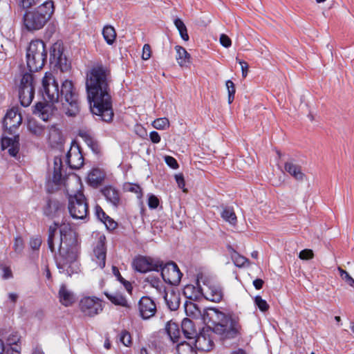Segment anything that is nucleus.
Segmentation results:
<instances>
[{"label":"nucleus","mask_w":354,"mask_h":354,"mask_svg":"<svg viewBox=\"0 0 354 354\" xmlns=\"http://www.w3.org/2000/svg\"><path fill=\"white\" fill-rule=\"evenodd\" d=\"M111 81L109 71L102 66L93 67L86 75V88L91 110L105 122L111 121L113 116Z\"/></svg>","instance_id":"nucleus-1"},{"label":"nucleus","mask_w":354,"mask_h":354,"mask_svg":"<svg viewBox=\"0 0 354 354\" xmlns=\"http://www.w3.org/2000/svg\"><path fill=\"white\" fill-rule=\"evenodd\" d=\"M59 233L60 243L56 260L57 266L59 272L71 276L80 271L77 235L71 225L65 222L59 225Z\"/></svg>","instance_id":"nucleus-2"},{"label":"nucleus","mask_w":354,"mask_h":354,"mask_svg":"<svg viewBox=\"0 0 354 354\" xmlns=\"http://www.w3.org/2000/svg\"><path fill=\"white\" fill-rule=\"evenodd\" d=\"M54 11L53 1H46L32 11L24 15V25L28 31L41 29L50 18Z\"/></svg>","instance_id":"nucleus-3"},{"label":"nucleus","mask_w":354,"mask_h":354,"mask_svg":"<svg viewBox=\"0 0 354 354\" xmlns=\"http://www.w3.org/2000/svg\"><path fill=\"white\" fill-rule=\"evenodd\" d=\"M63 111L68 116H75L80 111L78 93L71 81L65 80L59 91V98Z\"/></svg>","instance_id":"nucleus-4"},{"label":"nucleus","mask_w":354,"mask_h":354,"mask_svg":"<svg viewBox=\"0 0 354 354\" xmlns=\"http://www.w3.org/2000/svg\"><path fill=\"white\" fill-rule=\"evenodd\" d=\"M47 57L45 44L40 39L30 41L26 53L27 66L30 71H37L43 68Z\"/></svg>","instance_id":"nucleus-5"},{"label":"nucleus","mask_w":354,"mask_h":354,"mask_svg":"<svg viewBox=\"0 0 354 354\" xmlns=\"http://www.w3.org/2000/svg\"><path fill=\"white\" fill-rule=\"evenodd\" d=\"M241 326L237 319L228 316L223 322L213 328V333L218 335L221 339H235L241 335Z\"/></svg>","instance_id":"nucleus-6"},{"label":"nucleus","mask_w":354,"mask_h":354,"mask_svg":"<svg viewBox=\"0 0 354 354\" xmlns=\"http://www.w3.org/2000/svg\"><path fill=\"white\" fill-rule=\"evenodd\" d=\"M68 212L75 219H84L88 214V205L84 195L77 192L68 196Z\"/></svg>","instance_id":"nucleus-7"},{"label":"nucleus","mask_w":354,"mask_h":354,"mask_svg":"<svg viewBox=\"0 0 354 354\" xmlns=\"http://www.w3.org/2000/svg\"><path fill=\"white\" fill-rule=\"evenodd\" d=\"M35 95V80L31 73H26L21 79L19 97L23 106H28Z\"/></svg>","instance_id":"nucleus-8"},{"label":"nucleus","mask_w":354,"mask_h":354,"mask_svg":"<svg viewBox=\"0 0 354 354\" xmlns=\"http://www.w3.org/2000/svg\"><path fill=\"white\" fill-rule=\"evenodd\" d=\"M42 96L45 101L49 102H59V90L57 82L53 75L46 72L42 78Z\"/></svg>","instance_id":"nucleus-9"},{"label":"nucleus","mask_w":354,"mask_h":354,"mask_svg":"<svg viewBox=\"0 0 354 354\" xmlns=\"http://www.w3.org/2000/svg\"><path fill=\"white\" fill-rule=\"evenodd\" d=\"M197 285L199 292L206 299L213 302L221 301L223 293L222 288L218 284L208 281L204 282L203 286H201L199 281H198Z\"/></svg>","instance_id":"nucleus-10"},{"label":"nucleus","mask_w":354,"mask_h":354,"mask_svg":"<svg viewBox=\"0 0 354 354\" xmlns=\"http://www.w3.org/2000/svg\"><path fill=\"white\" fill-rule=\"evenodd\" d=\"M159 270L161 271V276L166 283L174 286L179 284L183 274L174 262H169L165 266L162 264Z\"/></svg>","instance_id":"nucleus-11"},{"label":"nucleus","mask_w":354,"mask_h":354,"mask_svg":"<svg viewBox=\"0 0 354 354\" xmlns=\"http://www.w3.org/2000/svg\"><path fill=\"white\" fill-rule=\"evenodd\" d=\"M82 313L88 317H93L102 311V301L95 297H85L80 301Z\"/></svg>","instance_id":"nucleus-12"},{"label":"nucleus","mask_w":354,"mask_h":354,"mask_svg":"<svg viewBox=\"0 0 354 354\" xmlns=\"http://www.w3.org/2000/svg\"><path fill=\"white\" fill-rule=\"evenodd\" d=\"M132 266L140 272H147L151 270L159 271L162 262L145 257H138L133 259Z\"/></svg>","instance_id":"nucleus-13"},{"label":"nucleus","mask_w":354,"mask_h":354,"mask_svg":"<svg viewBox=\"0 0 354 354\" xmlns=\"http://www.w3.org/2000/svg\"><path fill=\"white\" fill-rule=\"evenodd\" d=\"M227 317L228 315L213 308L204 310L203 313V320L204 323L209 324V328L212 327V328H214L215 326L221 324ZM211 330L213 331V329Z\"/></svg>","instance_id":"nucleus-14"},{"label":"nucleus","mask_w":354,"mask_h":354,"mask_svg":"<svg viewBox=\"0 0 354 354\" xmlns=\"http://www.w3.org/2000/svg\"><path fill=\"white\" fill-rule=\"evenodd\" d=\"M22 118L20 113L15 109H12L6 113L3 124L4 128L8 131V133H15V129L21 124Z\"/></svg>","instance_id":"nucleus-15"},{"label":"nucleus","mask_w":354,"mask_h":354,"mask_svg":"<svg viewBox=\"0 0 354 354\" xmlns=\"http://www.w3.org/2000/svg\"><path fill=\"white\" fill-rule=\"evenodd\" d=\"M106 237L104 235L100 236L98 241L93 249L92 260L100 268H103L106 263V249L105 246Z\"/></svg>","instance_id":"nucleus-16"},{"label":"nucleus","mask_w":354,"mask_h":354,"mask_svg":"<svg viewBox=\"0 0 354 354\" xmlns=\"http://www.w3.org/2000/svg\"><path fill=\"white\" fill-rule=\"evenodd\" d=\"M214 333L209 329L203 330L199 335H196L195 341L196 348L203 351H209L214 347L212 334Z\"/></svg>","instance_id":"nucleus-17"},{"label":"nucleus","mask_w":354,"mask_h":354,"mask_svg":"<svg viewBox=\"0 0 354 354\" xmlns=\"http://www.w3.org/2000/svg\"><path fill=\"white\" fill-rule=\"evenodd\" d=\"M55 102H38L35 106L33 113L43 120L48 121L57 111V108L54 105Z\"/></svg>","instance_id":"nucleus-18"},{"label":"nucleus","mask_w":354,"mask_h":354,"mask_svg":"<svg viewBox=\"0 0 354 354\" xmlns=\"http://www.w3.org/2000/svg\"><path fill=\"white\" fill-rule=\"evenodd\" d=\"M66 162L71 169H80L84 164V158L77 145H72L66 154Z\"/></svg>","instance_id":"nucleus-19"},{"label":"nucleus","mask_w":354,"mask_h":354,"mask_svg":"<svg viewBox=\"0 0 354 354\" xmlns=\"http://www.w3.org/2000/svg\"><path fill=\"white\" fill-rule=\"evenodd\" d=\"M139 310L144 319L153 317L156 312V306L154 301L149 297H143L139 301Z\"/></svg>","instance_id":"nucleus-20"},{"label":"nucleus","mask_w":354,"mask_h":354,"mask_svg":"<svg viewBox=\"0 0 354 354\" xmlns=\"http://www.w3.org/2000/svg\"><path fill=\"white\" fill-rule=\"evenodd\" d=\"M58 298L59 302L66 307L72 306L76 301L74 292L64 284L59 288Z\"/></svg>","instance_id":"nucleus-21"},{"label":"nucleus","mask_w":354,"mask_h":354,"mask_svg":"<svg viewBox=\"0 0 354 354\" xmlns=\"http://www.w3.org/2000/svg\"><path fill=\"white\" fill-rule=\"evenodd\" d=\"M64 209L62 204L57 199L50 198L44 207V214L48 217L53 218Z\"/></svg>","instance_id":"nucleus-22"},{"label":"nucleus","mask_w":354,"mask_h":354,"mask_svg":"<svg viewBox=\"0 0 354 354\" xmlns=\"http://www.w3.org/2000/svg\"><path fill=\"white\" fill-rule=\"evenodd\" d=\"M62 160L59 158L55 157L54 159V168L53 176L48 182L47 189L48 192H51L50 186L51 183L55 185H59L62 183Z\"/></svg>","instance_id":"nucleus-23"},{"label":"nucleus","mask_w":354,"mask_h":354,"mask_svg":"<svg viewBox=\"0 0 354 354\" xmlns=\"http://www.w3.org/2000/svg\"><path fill=\"white\" fill-rule=\"evenodd\" d=\"M102 192L106 199L114 207H118L120 203V197L118 191L111 186L104 187Z\"/></svg>","instance_id":"nucleus-24"},{"label":"nucleus","mask_w":354,"mask_h":354,"mask_svg":"<svg viewBox=\"0 0 354 354\" xmlns=\"http://www.w3.org/2000/svg\"><path fill=\"white\" fill-rule=\"evenodd\" d=\"M163 297L170 310H176L178 309L180 305V296L178 293L174 291L165 292L164 290Z\"/></svg>","instance_id":"nucleus-25"},{"label":"nucleus","mask_w":354,"mask_h":354,"mask_svg":"<svg viewBox=\"0 0 354 354\" xmlns=\"http://www.w3.org/2000/svg\"><path fill=\"white\" fill-rule=\"evenodd\" d=\"M175 49L176 51V59L178 64L181 67L188 66L191 62L190 55L187 52L185 48L182 46H176Z\"/></svg>","instance_id":"nucleus-26"},{"label":"nucleus","mask_w":354,"mask_h":354,"mask_svg":"<svg viewBox=\"0 0 354 354\" xmlns=\"http://www.w3.org/2000/svg\"><path fill=\"white\" fill-rule=\"evenodd\" d=\"M181 328L186 338L192 339L196 336V330L191 319L188 318L183 319L181 324Z\"/></svg>","instance_id":"nucleus-27"},{"label":"nucleus","mask_w":354,"mask_h":354,"mask_svg":"<svg viewBox=\"0 0 354 354\" xmlns=\"http://www.w3.org/2000/svg\"><path fill=\"white\" fill-rule=\"evenodd\" d=\"M104 178V174L100 169H92L88 175V183L91 186L95 187L102 183Z\"/></svg>","instance_id":"nucleus-28"},{"label":"nucleus","mask_w":354,"mask_h":354,"mask_svg":"<svg viewBox=\"0 0 354 354\" xmlns=\"http://www.w3.org/2000/svg\"><path fill=\"white\" fill-rule=\"evenodd\" d=\"M285 170L293 176L296 180H302L305 176L302 173L301 167L293 163L292 162H287L285 164Z\"/></svg>","instance_id":"nucleus-29"},{"label":"nucleus","mask_w":354,"mask_h":354,"mask_svg":"<svg viewBox=\"0 0 354 354\" xmlns=\"http://www.w3.org/2000/svg\"><path fill=\"white\" fill-rule=\"evenodd\" d=\"M63 48L59 42L55 43L50 50V59L57 64L62 61Z\"/></svg>","instance_id":"nucleus-30"},{"label":"nucleus","mask_w":354,"mask_h":354,"mask_svg":"<svg viewBox=\"0 0 354 354\" xmlns=\"http://www.w3.org/2000/svg\"><path fill=\"white\" fill-rule=\"evenodd\" d=\"M184 307L187 316L194 319L199 318L201 317L203 318V313L195 303L187 301L185 303Z\"/></svg>","instance_id":"nucleus-31"},{"label":"nucleus","mask_w":354,"mask_h":354,"mask_svg":"<svg viewBox=\"0 0 354 354\" xmlns=\"http://www.w3.org/2000/svg\"><path fill=\"white\" fill-rule=\"evenodd\" d=\"M165 329L167 335L173 342L178 341L180 337V330L176 323L169 322L167 324Z\"/></svg>","instance_id":"nucleus-32"},{"label":"nucleus","mask_w":354,"mask_h":354,"mask_svg":"<svg viewBox=\"0 0 354 354\" xmlns=\"http://www.w3.org/2000/svg\"><path fill=\"white\" fill-rule=\"evenodd\" d=\"M102 35L106 44L112 45L115 41L117 35L115 28L112 26L106 25L102 30Z\"/></svg>","instance_id":"nucleus-33"},{"label":"nucleus","mask_w":354,"mask_h":354,"mask_svg":"<svg viewBox=\"0 0 354 354\" xmlns=\"http://www.w3.org/2000/svg\"><path fill=\"white\" fill-rule=\"evenodd\" d=\"M106 297L115 305L129 307L126 298L120 293L108 294L106 293Z\"/></svg>","instance_id":"nucleus-34"},{"label":"nucleus","mask_w":354,"mask_h":354,"mask_svg":"<svg viewBox=\"0 0 354 354\" xmlns=\"http://www.w3.org/2000/svg\"><path fill=\"white\" fill-rule=\"evenodd\" d=\"M222 218L231 225H236L237 218L232 208L225 207L221 213Z\"/></svg>","instance_id":"nucleus-35"},{"label":"nucleus","mask_w":354,"mask_h":354,"mask_svg":"<svg viewBox=\"0 0 354 354\" xmlns=\"http://www.w3.org/2000/svg\"><path fill=\"white\" fill-rule=\"evenodd\" d=\"M177 354H197L196 348L189 343L183 342L176 346Z\"/></svg>","instance_id":"nucleus-36"},{"label":"nucleus","mask_w":354,"mask_h":354,"mask_svg":"<svg viewBox=\"0 0 354 354\" xmlns=\"http://www.w3.org/2000/svg\"><path fill=\"white\" fill-rule=\"evenodd\" d=\"M27 127L28 130L36 136H41L44 133V127L34 119H28Z\"/></svg>","instance_id":"nucleus-37"},{"label":"nucleus","mask_w":354,"mask_h":354,"mask_svg":"<svg viewBox=\"0 0 354 354\" xmlns=\"http://www.w3.org/2000/svg\"><path fill=\"white\" fill-rule=\"evenodd\" d=\"M174 24L176 28L178 29L181 38L184 41H188L189 40V35L187 34V28L183 23V21L180 19H176L174 20Z\"/></svg>","instance_id":"nucleus-38"},{"label":"nucleus","mask_w":354,"mask_h":354,"mask_svg":"<svg viewBox=\"0 0 354 354\" xmlns=\"http://www.w3.org/2000/svg\"><path fill=\"white\" fill-rule=\"evenodd\" d=\"M57 227V223H54L53 225H50L48 229V245L51 252H54L55 250L54 238Z\"/></svg>","instance_id":"nucleus-39"},{"label":"nucleus","mask_w":354,"mask_h":354,"mask_svg":"<svg viewBox=\"0 0 354 354\" xmlns=\"http://www.w3.org/2000/svg\"><path fill=\"white\" fill-rule=\"evenodd\" d=\"M152 126L158 130L167 129L169 127V121L167 118H157L152 122Z\"/></svg>","instance_id":"nucleus-40"},{"label":"nucleus","mask_w":354,"mask_h":354,"mask_svg":"<svg viewBox=\"0 0 354 354\" xmlns=\"http://www.w3.org/2000/svg\"><path fill=\"white\" fill-rule=\"evenodd\" d=\"M338 271L342 279L354 288V279L353 277L346 270H343L340 267L338 268Z\"/></svg>","instance_id":"nucleus-41"},{"label":"nucleus","mask_w":354,"mask_h":354,"mask_svg":"<svg viewBox=\"0 0 354 354\" xmlns=\"http://www.w3.org/2000/svg\"><path fill=\"white\" fill-rule=\"evenodd\" d=\"M112 271L113 275L117 278V279L124 284V287L128 291L131 290V284L129 281H126L120 274L119 270L117 267L113 266Z\"/></svg>","instance_id":"nucleus-42"},{"label":"nucleus","mask_w":354,"mask_h":354,"mask_svg":"<svg viewBox=\"0 0 354 354\" xmlns=\"http://www.w3.org/2000/svg\"><path fill=\"white\" fill-rule=\"evenodd\" d=\"M225 85L228 92V103L231 104L234 99V94L236 91L234 84L231 80H227Z\"/></svg>","instance_id":"nucleus-43"},{"label":"nucleus","mask_w":354,"mask_h":354,"mask_svg":"<svg viewBox=\"0 0 354 354\" xmlns=\"http://www.w3.org/2000/svg\"><path fill=\"white\" fill-rule=\"evenodd\" d=\"M124 189L127 191L134 192L138 195V198H140L142 196L141 193V188L137 184H133V183H126L124 185Z\"/></svg>","instance_id":"nucleus-44"},{"label":"nucleus","mask_w":354,"mask_h":354,"mask_svg":"<svg viewBox=\"0 0 354 354\" xmlns=\"http://www.w3.org/2000/svg\"><path fill=\"white\" fill-rule=\"evenodd\" d=\"M256 305L258 308L263 312H265L268 310L269 306L267 304L266 301L263 299L261 297L257 296L254 299Z\"/></svg>","instance_id":"nucleus-45"},{"label":"nucleus","mask_w":354,"mask_h":354,"mask_svg":"<svg viewBox=\"0 0 354 354\" xmlns=\"http://www.w3.org/2000/svg\"><path fill=\"white\" fill-rule=\"evenodd\" d=\"M120 342L126 346H129L131 343L130 334L127 331H122L120 334Z\"/></svg>","instance_id":"nucleus-46"},{"label":"nucleus","mask_w":354,"mask_h":354,"mask_svg":"<svg viewBox=\"0 0 354 354\" xmlns=\"http://www.w3.org/2000/svg\"><path fill=\"white\" fill-rule=\"evenodd\" d=\"M233 259L235 265L239 267H242L244 266L246 263H249L248 259L239 254L234 256Z\"/></svg>","instance_id":"nucleus-47"},{"label":"nucleus","mask_w":354,"mask_h":354,"mask_svg":"<svg viewBox=\"0 0 354 354\" xmlns=\"http://www.w3.org/2000/svg\"><path fill=\"white\" fill-rule=\"evenodd\" d=\"M13 343L14 344L10 345V348L5 349L6 354H20L21 347L16 344V340Z\"/></svg>","instance_id":"nucleus-48"},{"label":"nucleus","mask_w":354,"mask_h":354,"mask_svg":"<svg viewBox=\"0 0 354 354\" xmlns=\"http://www.w3.org/2000/svg\"><path fill=\"white\" fill-rule=\"evenodd\" d=\"M13 343L14 344L10 345V348L5 349L6 354H20L21 347L16 344V340Z\"/></svg>","instance_id":"nucleus-49"},{"label":"nucleus","mask_w":354,"mask_h":354,"mask_svg":"<svg viewBox=\"0 0 354 354\" xmlns=\"http://www.w3.org/2000/svg\"><path fill=\"white\" fill-rule=\"evenodd\" d=\"M299 257L303 260H308L313 257V252L309 249H305L299 252Z\"/></svg>","instance_id":"nucleus-50"},{"label":"nucleus","mask_w":354,"mask_h":354,"mask_svg":"<svg viewBox=\"0 0 354 354\" xmlns=\"http://www.w3.org/2000/svg\"><path fill=\"white\" fill-rule=\"evenodd\" d=\"M148 281L150 282L152 287L155 288L158 291L161 292L163 286L160 281L158 279L149 277Z\"/></svg>","instance_id":"nucleus-51"},{"label":"nucleus","mask_w":354,"mask_h":354,"mask_svg":"<svg viewBox=\"0 0 354 354\" xmlns=\"http://www.w3.org/2000/svg\"><path fill=\"white\" fill-rule=\"evenodd\" d=\"M219 40L221 44L225 48H229L232 44L230 38L225 34H221Z\"/></svg>","instance_id":"nucleus-52"},{"label":"nucleus","mask_w":354,"mask_h":354,"mask_svg":"<svg viewBox=\"0 0 354 354\" xmlns=\"http://www.w3.org/2000/svg\"><path fill=\"white\" fill-rule=\"evenodd\" d=\"M13 248L17 252H21L22 251L24 248V243L21 237L15 238Z\"/></svg>","instance_id":"nucleus-53"},{"label":"nucleus","mask_w":354,"mask_h":354,"mask_svg":"<svg viewBox=\"0 0 354 354\" xmlns=\"http://www.w3.org/2000/svg\"><path fill=\"white\" fill-rule=\"evenodd\" d=\"M165 160L167 165L171 168L177 169L178 167V164L174 158L169 156H166L165 157Z\"/></svg>","instance_id":"nucleus-54"},{"label":"nucleus","mask_w":354,"mask_h":354,"mask_svg":"<svg viewBox=\"0 0 354 354\" xmlns=\"http://www.w3.org/2000/svg\"><path fill=\"white\" fill-rule=\"evenodd\" d=\"M95 214L99 220H100L102 223L105 221L106 217L108 216L103 211V209L99 205L95 207Z\"/></svg>","instance_id":"nucleus-55"},{"label":"nucleus","mask_w":354,"mask_h":354,"mask_svg":"<svg viewBox=\"0 0 354 354\" xmlns=\"http://www.w3.org/2000/svg\"><path fill=\"white\" fill-rule=\"evenodd\" d=\"M151 47L149 44H145L142 48V58L147 60L151 57Z\"/></svg>","instance_id":"nucleus-56"},{"label":"nucleus","mask_w":354,"mask_h":354,"mask_svg":"<svg viewBox=\"0 0 354 354\" xmlns=\"http://www.w3.org/2000/svg\"><path fill=\"white\" fill-rule=\"evenodd\" d=\"M16 139V138H15ZM17 140L9 138H3L1 140V147L3 149L9 148Z\"/></svg>","instance_id":"nucleus-57"},{"label":"nucleus","mask_w":354,"mask_h":354,"mask_svg":"<svg viewBox=\"0 0 354 354\" xmlns=\"http://www.w3.org/2000/svg\"><path fill=\"white\" fill-rule=\"evenodd\" d=\"M159 205V200L153 195L149 196L148 200V205L151 209L156 208Z\"/></svg>","instance_id":"nucleus-58"},{"label":"nucleus","mask_w":354,"mask_h":354,"mask_svg":"<svg viewBox=\"0 0 354 354\" xmlns=\"http://www.w3.org/2000/svg\"><path fill=\"white\" fill-rule=\"evenodd\" d=\"M41 244V239L40 237H35L31 239L30 245L32 250H38Z\"/></svg>","instance_id":"nucleus-59"},{"label":"nucleus","mask_w":354,"mask_h":354,"mask_svg":"<svg viewBox=\"0 0 354 354\" xmlns=\"http://www.w3.org/2000/svg\"><path fill=\"white\" fill-rule=\"evenodd\" d=\"M103 223L109 230H114L117 226V223L109 216L106 217L105 221L103 222Z\"/></svg>","instance_id":"nucleus-60"},{"label":"nucleus","mask_w":354,"mask_h":354,"mask_svg":"<svg viewBox=\"0 0 354 354\" xmlns=\"http://www.w3.org/2000/svg\"><path fill=\"white\" fill-rule=\"evenodd\" d=\"M19 152V142L17 140L8 148V153L12 156H16Z\"/></svg>","instance_id":"nucleus-61"},{"label":"nucleus","mask_w":354,"mask_h":354,"mask_svg":"<svg viewBox=\"0 0 354 354\" xmlns=\"http://www.w3.org/2000/svg\"><path fill=\"white\" fill-rule=\"evenodd\" d=\"M37 0H19V5L24 9L30 8L36 4Z\"/></svg>","instance_id":"nucleus-62"},{"label":"nucleus","mask_w":354,"mask_h":354,"mask_svg":"<svg viewBox=\"0 0 354 354\" xmlns=\"http://www.w3.org/2000/svg\"><path fill=\"white\" fill-rule=\"evenodd\" d=\"M175 179L179 188L183 189L185 187V180L183 175L182 174H176Z\"/></svg>","instance_id":"nucleus-63"},{"label":"nucleus","mask_w":354,"mask_h":354,"mask_svg":"<svg viewBox=\"0 0 354 354\" xmlns=\"http://www.w3.org/2000/svg\"><path fill=\"white\" fill-rule=\"evenodd\" d=\"M239 64H240L241 66V71H242V75L243 77H245L248 75V64L247 62H245V61H241V60H239Z\"/></svg>","instance_id":"nucleus-64"}]
</instances>
